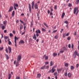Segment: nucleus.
Listing matches in <instances>:
<instances>
[{"mask_svg":"<svg viewBox=\"0 0 79 79\" xmlns=\"http://www.w3.org/2000/svg\"><path fill=\"white\" fill-rule=\"evenodd\" d=\"M2 29L3 30V29H5V26L3 25L2 27Z\"/></svg>","mask_w":79,"mask_h":79,"instance_id":"nucleus-41","label":"nucleus"},{"mask_svg":"<svg viewBox=\"0 0 79 79\" xmlns=\"http://www.w3.org/2000/svg\"><path fill=\"white\" fill-rule=\"evenodd\" d=\"M16 79H19V77H16Z\"/></svg>","mask_w":79,"mask_h":79,"instance_id":"nucleus-60","label":"nucleus"},{"mask_svg":"<svg viewBox=\"0 0 79 79\" xmlns=\"http://www.w3.org/2000/svg\"><path fill=\"white\" fill-rule=\"evenodd\" d=\"M55 39H58V35H56L55 37Z\"/></svg>","mask_w":79,"mask_h":79,"instance_id":"nucleus-47","label":"nucleus"},{"mask_svg":"<svg viewBox=\"0 0 79 79\" xmlns=\"http://www.w3.org/2000/svg\"><path fill=\"white\" fill-rule=\"evenodd\" d=\"M10 37H12V36H13V34H12V33H10Z\"/></svg>","mask_w":79,"mask_h":79,"instance_id":"nucleus-45","label":"nucleus"},{"mask_svg":"<svg viewBox=\"0 0 79 79\" xmlns=\"http://www.w3.org/2000/svg\"><path fill=\"white\" fill-rule=\"evenodd\" d=\"M64 52V51H60V53H62Z\"/></svg>","mask_w":79,"mask_h":79,"instance_id":"nucleus-46","label":"nucleus"},{"mask_svg":"<svg viewBox=\"0 0 79 79\" xmlns=\"http://www.w3.org/2000/svg\"><path fill=\"white\" fill-rule=\"evenodd\" d=\"M53 56H56V55H57V53H53Z\"/></svg>","mask_w":79,"mask_h":79,"instance_id":"nucleus-29","label":"nucleus"},{"mask_svg":"<svg viewBox=\"0 0 79 79\" xmlns=\"http://www.w3.org/2000/svg\"><path fill=\"white\" fill-rule=\"evenodd\" d=\"M68 47H69V48H71V44H69Z\"/></svg>","mask_w":79,"mask_h":79,"instance_id":"nucleus-56","label":"nucleus"},{"mask_svg":"<svg viewBox=\"0 0 79 79\" xmlns=\"http://www.w3.org/2000/svg\"><path fill=\"white\" fill-rule=\"evenodd\" d=\"M64 76H66V77L67 76H68V73H67V72L65 73H64Z\"/></svg>","mask_w":79,"mask_h":79,"instance_id":"nucleus-36","label":"nucleus"},{"mask_svg":"<svg viewBox=\"0 0 79 79\" xmlns=\"http://www.w3.org/2000/svg\"><path fill=\"white\" fill-rule=\"evenodd\" d=\"M68 77H72V75H71V73H68Z\"/></svg>","mask_w":79,"mask_h":79,"instance_id":"nucleus-13","label":"nucleus"},{"mask_svg":"<svg viewBox=\"0 0 79 79\" xmlns=\"http://www.w3.org/2000/svg\"><path fill=\"white\" fill-rule=\"evenodd\" d=\"M40 76H41L40 74H37V78H40Z\"/></svg>","mask_w":79,"mask_h":79,"instance_id":"nucleus-19","label":"nucleus"},{"mask_svg":"<svg viewBox=\"0 0 79 79\" xmlns=\"http://www.w3.org/2000/svg\"><path fill=\"white\" fill-rule=\"evenodd\" d=\"M69 33H68L66 34V36H68L69 35Z\"/></svg>","mask_w":79,"mask_h":79,"instance_id":"nucleus-57","label":"nucleus"},{"mask_svg":"<svg viewBox=\"0 0 79 79\" xmlns=\"http://www.w3.org/2000/svg\"><path fill=\"white\" fill-rule=\"evenodd\" d=\"M57 6L55 5V6L54 9H55V10H57Z\"/></svg>","mask_w":79,"mask_h":79,"instance_id":"nucleus-43","label":"nucleus"},{"mask_svg":"<svg viewBox=\"0 0 79 79\" xmlns=\"http://www.w3.org/2000/svg\"><path fill=\"white\" fill-rule=\"evenodd\" d=\"M62 70V69H57V71L58 73H60V71H61Z\"/></svg>","mask_w":79,"mask_h":79,"instance_id":"nucleus-21","label":"nucleus"},{"mask_svg":"<svg viewBox=\"0 0 79 79\" xmlns=\"http://www.w3.org/2000/svg\"><path fill=\"white\" fill-rule=\"evenodd\" d=\"M22 56L20 55H19L17 57V60L18 61H19L21 60V59Z\"/></svg>","mask_w":79,"mask_h":79,"instance_id":"nucleus-2","label":"nucleus"},{"mask_svg":"<svg viewBox=\"0 0 79 79\" xmlns=\"http://www.w3.org/2000/svg\"><path fill=\"white\" fill-rule=\"evenodd\" d=\"M50 10H48V14H50Z\"/></svg>","mask_w":79,"mask_h":79,"instance_id":"nucleus-62","label":"nucleus"},{"mask_svg":"<svg viewBox=\"0 0 79 79\" xmlns=\"http://www.w3.org/2000/svg\"><path fill=\"white\" fill-rule=\"evenodd\" d=\"M74 66L71 65V70H73L74 69Z\"/></svg>","mask_w":79,"mask_h":79,"instance_id":"nucleus-22","label":"nucleus"},{"mask_svg":"<svg viewBox=\"0 0 79 79\" xmlns=\"http://www.w3.org/2000/svg\"><path fill=\"white\" fill-rule=\"evenodd\" d=\"M13 6H11L10 7L9 10H8V12H11L12 10H13Z\"/></svg>","mask_w":79,"mask_h":79,"instance_id":"nucleus-6","label":"nucleus"},{"mask_svg":"<svg viewBox=\"0 0 79 79\" xmlns=\"http://www.w3.org/2000/svg\"><path fill=\"white\" fill-rule=\"evenodd\" d=\"M57 72H55V73L54 74V75L56 76V75H57Z\"/></svg>","mask_w":79,"mask_h":79,"instance_id":"nucleus-44","label":"nucleus"},{"mask_svg":"<svg viewBox=\"0 0 79 79\" xmlns=\"http://www.w3.org/2000/svg\"><path fill=\"white\" fill-rule=\"evenodd\" d=\"M63 50H65V51H67V49L65 48V47H64L63 48Z\"/></svg>","mask_w":79,"mask_h":79,"instance_id":"nucleus-37","label":"nucleus"},{"mask_svg":"<svg viewBox=\"0 0 79 79\" xmlns=\"http://www.w3.org/2000/svg\"><path fill=\"white\" fill-rule=\"evenodd\" d=\"M57 31V30H54L53 32H52V33H55V32H56V31Z\"/></svg>","mask_w":79,"mask_h":79,"instance_id":"nucleus-35","label":"nucleus"},{"mask_svg":"<svg viewBox=\"0 0 79 79\" xmlns=\"http://www.w3.org/2000/svg\"><path fill=\"white\" fill-rule=\"evenodd\" d=\"M19 39V38L16 37V36H15V42L16 41V40H18Z\"/></svg>","mask_w":79,"mask_h":79,"instance_id":"nucleus-12","label":"nucleus"},{"mask_svg":"<svg viewBox=\"0 0 79 79\" xmlns=\"http://www.w3.org/2000/svg\"><path fill=\"white\" fill-rule=\"evenodd\" d=\"M17 43V41H15V46L16 47H17V46L16 45V43Z\"/></svg>","mask_w":79,"mask_h":79,"instance_id":"nucleus-51","label":"nucleus"},{"mask_svg":"<svg viewBox=\"0 0 79 79\" xmlns=\"http://www.w3.org/2000/svg\"><path fill=\"white\" fill-rule=\"evenodd\" d=\"M33 39H34L35 40H36L37 39V37H36V35H35V34H34V36L33 37Z\"/></svg>","mask_w":79,"mask_h":79,"instance_id":"nucleus-9","label":"nucleus"},{"mask_svg":"<svg viewBox=\"0 0 79 79\" xmlns=\"http://www.w3.org/2000/svg\"><path fill=\"white\" fill-rule=\"evenodd\" d=\"M8 39V37L7 36H6V37H5L4 40H5L6 39Z\"/></svg>","mask_w":79,"mask_h":79,"instance_id":"nucleus-53","label":"nucleus"},{"mask_svg":"<svg viewBox=\"0 0 79 79\" xmlns=\"http://www.w3.org/2000/svg\"><path fill=\"white\" fill-rule=\"evenodd\" d=\"M19 44H24V41L23 40H21L19 41Z\"/></svg>","mask_w":79,"mask_h":79,"instance_id":"nucleus-10","label":"nucleus"},{"mask_svg":"<svg viewBox=\"0 0 79 79\" xmlns=\"http://www.w3.org/2000/svg\"><path fill=\"white\" fill-rule=\"evenodd\" d=\"M34 7L35 9H38V6L37 5V4L36 3L35 4Z\"/></svg>","mask_w":79,"mask_h":79,"instance_id":"nucleus-7","label":"nucleus"},{"mask_svg":"<svg viewBox=\"0 0 79 79\" xmlns=\"http://www.w3.org/2000/svg\"><path fill=\"white\" fill-rule=\"evenodd\" d=\"M72 48H73V47H74V45L73 44H72Z\"/></svg>","mask_w":79,"mask_h":79,"instance_id":"nucleus-55","label":"nucleus"},{"mask_svg":"<svg viewBox=\"0 0 79 79\" xmlns=\"http://www.w3.org/2000/svg\"><path fill=\"white\" fill-rule=\"evenodd\" d=\"M50 15L51 16L53 15V13H52V12H50Z\"/></svg>","mask_w":79,"mask_h":79,"instance_id":"nucleus-59","label":"nucleus"},{"mask_svg":"<svg viewBox=\"0 0 79 79\" xmlns=\"http://www.w3.org/2000/svg\"><path fill=\"white\" fill-rule=\"evenodd\" d=\"M38 33H39V34H40V30L38 29Z\"/></svg>","mask_w":79,"mask_h":79,"instance_id":"nucleus-49","label":"nucleus"},{"mask_svg":"<svg viewBox=\"0 0 79 79\" xmlns=\"http://www.w3.org/2000/svg\"><path fill=\"white\" fill-rule=\"evenodd\" d=\"M45 58V60H47L48 58V56H46V54H45L43 57V59H44V58Z\"/></svg>","mask_w":79,"mask_h":79,"instance_id":"nucleus-3","label":"nucleus"},{"mask_svg":"<svg viewBox=\"0 0 79 79\" xmlns=\"http://www.w3.org/2000/svg\"><path fill=\"white\" fill-rule=\"evenodd\" d=\"M32 22H33V20H32V21L31 22L30 27H32V26H33V23H32Z\"/></svg>","mask_w":79,"mask_h":79,"instance_id":"nucleus-20","label":"nucleus"},{"mask_svg":"<svg viewBox=\"0 0 79 79\" xmlns=\"http://www.w3.org/2000/svg\"><path fill=\"white\" fill-rule=\"evenodd\" d=\"M20 30H21L23 28V26L21 24H20Z\"/></svg>","mask_w":79,"mask_h":79,"instance_id":"nucleus-16","label":"nucleus"},{"mask_svg":"<svg viewBox=\"0 0 79 79\" xmlns=\"http://www.w3.org/2000/svg\"><path fill=\"white\" fill-rule=\"evenodd\" d=\"M71 3H69V6H71Z\"/></svg>","mask_w":79,"mask_h":79,"instance_id":"nucleus-63","label":"nucleus"},{"mask_svg":"<svg viewBox=\"0 0 79 79\" xmlns=\"http://www.w3.org/2000/svg\"><path fill=\"white\" fill-rule=\"evenodd\" d=\"M74 54H75V55L76 56V55L77 54V51H75V52H74Z\"/></svg>","mask_w":79,"mask_h":79,"instance_id":"nucleus-28","label":"nucleus"},{"mask_svg":"<svg viewBox=\"0 0 79 79\" xmlns=\"http://www.w3.org/2000/svg\"><path fill=\"white\" fill-rule=\"evenodd\" d=\"M35 32L36 33V37H38L39 35V33H38V30H36Z\"/></svg>","mask_w":79,"mask_h":79,"instance_id":"nucleus-14","label":"nucleus"},{"mask_svg":"<svg viewBox=\"0 0 79 79\" xmlns=\"http://www.w3.org/2000/svg\"><path fill=\"white\" fill-rule=\"evenodd\" d=\"M20 22H21V23H23V24L24 26V23L23 22V21H22V20H20Z\"/></svg>","mask_w":79,"mask_h":79,"instance_id":"nucleus-40","label":"nucleus"},{"mask_svg":"<svg viewBox=\"0 0 79 79\" xmlns=\"http://www.w3.org/2000/svg\"><path fill=\"white\" fill-rule=\"evenodd\" d=\"M8 42H9L8 44L9 45H11V41H10V39H9L7 40Z\"/></svg>","mask_w":79,"mask_h":79,"instance_id":"nucleus-17","label":"nucleus"},{"mask_svg":"<svg viewBox=\"0 0 79 79\" xmlns=\"http://www.w3.org/2000/svg\"><path fill=\"white\" fill-rule=\"evenodd\" d=\"M70 39H71V38H70V37H68L67 38V40H69Z\"/></svg>","mask_w":79,"mask_h":79,"instance_id":"nucleus-54","label":"nucleus"},{"mask_svg":"<svg viewBox=\"0 0 79 79\" xmlns=\"http://www.w3.org/2000/svg\"><path fill=\"white\" fill-rule=\"evenodd\" d=\"M53 61H51L50 62V66H53Z\"/></svg>","mask_w":79,"mask_h":79,"instance_id":"nucleus-11","label":"nucleus"},{"mask_svg":"<svg viewBox=\"0 0 79 79\" xmlns=\"http://www.w3.org/2000/svg\"><path fill=\"white\" fill-rule=\"evenodd\" d=\"M68 64V63H65V66H66V67H68L69 66Z\"/></svg>","mask_w":79,"mask_h":79,"instance_id":"nucleus-26","label":"nucleus"},{"mask_svg":"<svg viewBox=\"0 0 79 79\" xmlns=\"http://www.w3.org/2000/svg\"><path fill=\"white\" fill-rule=\"evenodd\" d=\"M49 66H48V65L46 67V69H48V68H49Z\"/></svg>","mask_w":79,"mask_h":79,"instance_id":"nucleus-58","label":"nucleus"},{"mask_svg":"<svg viewBox=\"0 0 79 79\" xmlns=\"http://www.w3.org/2000/svg\"><path fill=\"white\" fill-rule=\"evenodd\" d=\"M64 23H65V24H68V22L67 21V20H65V21H64Z\"/></svg>","mask_w":79,"mask_h":79,"instance_id":"nucleus-33","label":"nucleus"},{"mask_svg":"<svg viewBox=\"0 0 79 79\" xmlns=\"http://www.w3.org/2000/svg\"><path fill=\"white\" fill-rule=\"evenodd\" d=\"M45 64L46 65H47V64H48V62H45Z\"/></svg>","mask_w":79,"mask_h":79,"instance_id":"nucleus-48","label":"nucleus"},{"mask_svg":"<svg viewBox=\"0 0 79 79\" xmlns=\"http://www.w3.org/2000/svg\"><path fill=\"white\" fill-rule=\"evenodd\" d=\"M16 23H19V20H17L16 21Z\"/></svg>","mask_w":79,"mask_h":79,"instance_id":"nucleus-61","label":"nucleus"},{"mask_svg":"<svg viewBox=\"0 0 79 79\" xmlns=\"http://www.w3.org/2000/svg\"><path fill=\"white\" fill-rule=\"evenodd\" d=\"M76 10L78 11V7H77L76 8H75L74 10V14H76Z\"/></svg>","mask_w":79,"mask_h":79,"instance_id":"nucleus-4","label":"nucleus"},{"mask_svg":"<svg viewBox=\"0 0 79 79\" xmlns=\"http://www.w3.org/2000/svg\"><path fill=\"white\" fill-rule=\"evenodd\" d=\"M24 14L23 13H22L21 15V16H24Z\"/></svg>","mask_w":79,"mask_h":79,"instance_id":"nucleus-64","label":"nucleus"},{"mask_svg":"<svg viewBox=\"0 0 79 79\" xmlns=\"http://www.w3.org/2000/svg\"><path fill=\"white\" fill-rule=\"evenodd\" d=\"M79 2V0H77L76 3L77 5L78 4V3Z\"/></svg>","mask_w":79,"mask_h":79,"instance_id":"nucleus-32","label":"nucleus"},{"mask_svg":"<svg viewBox=\"0 0 79 79\" xmlns=\"http://www.w3.org/2000/svg\"><path fill=\"white\" fill-rule=\"evenodd\" d=\"M42 31H43V32H45V29L44 28H42Z\"/></svg>","mask_w":79,"mask_h":79,"instance_id":"nucleus-39","label":"nucleus"},{"mask_svg":"<svg viewBox=\"0 0 79 79\" xmlns=\"http://www.w3.org/2000/svg\"><path fill=\"white\" fill-rule=\"evenodd\" d=\"M28 5V7L29 10V11L30 12V13H31V4L30 3Z\"/></svg>","mask_w":79,"mask_h":79,"instance_id":"nucleus-5","label":"nucleus"},{"mask_svg":"<svg viewBox=\"0 0 79 79\" xmlns=\"http://www.w3.org/2000/svg\"><path fill=\"white\" fill-rule=\"evenodd\" d=\"M44 25L45 26H46L47 27H48V26L47 25V24L45 23H44Z\"/></svg>","mask_w":79,"mask_h":79,"instance_id":"nucleus-27","label":"nucleus"},{"mask_svg":"<svg viewBox=\"0 0 79 79\" xmlns=\"http://www.w3.org/2000/svg\"><path fill=\"white\" fill-rule=\"evenodd\" d=\"M64 15H65V14L64 13H63L62 15L61 18H63V17H64Z\"/></svg>","mask_w":79,"mask_h":79,"instance_id":"nucleus-23","label":"nucleus"},{"mask_svg":"<svg viewBox=\"0 0 79 79\" xmlns=\"http://www.w3.org/2000/svg\"><path fill=\"white\" fill-rule=\"evenodd\" d=\"M66 34L64 33H63V38H64L66 37Z\"/></svg>","mask_w":79,"mask_h":79,"instance_id":"nucleus-25","label":"nucleus"},{"mask_svg":"<svg viewBox=\"0 0 79 79\" xmlns=\"http://www.w3.org/2000/svg\"><path fill=\"white\" fill-rule=\"evenodd\" d=\"M6 53H8V49H7V48H6Z\"/></svg>","mask_w":79,"mask_h":79,"instance_id":"nucleus-50","label":"nucleus"},{"mask_svg":"<svg viewBox=\"0 0 79 79\" xmlns=\"http://www.w3.org/2000/svg\"><path fill=\"white\" fill-rule=\"evenodd\" d=\"M11 74H9L8 76V79H10L11 78Z\"/></svg>","mask_w":79,"mask_h":79,"instance_id":"nucleus-31","label":"nucleus"},{"mask_svg":"<svg viewBox=\"0 0 79 79\" xmlns=\"http://www.w3.org/2000/svg\"><path fill=\"white\" fill-rule=\"evenodd\" d=\"M8 49H9V54H10V53H11V47H8Z\"/></svg>","mask_w":79,"mask_h":79,"instance_id":"nucleus-8","label":"nucleus"},{"mask_svg":"<svg viewBox=\"0 0 79 79\" xmlns=\"http://www.w3.org/2000/svg\"><path fill=\"white\" fill-rule=\"evenodd\" d=\"M15 6H16V7H18V4L14 3Z\"/></svg>","mask_w":79,"mask_h":79,"instance_id":"nucleus-30","label":"nucleus"},{"mask_svg":"<svg viewBox=\"0 0 79 79\" xmlns=\"http://www.w3.org/2000/svg\"><path fill=\"white\" fill-rule=\"evenodd\" d=\"M34 1H33L32 3V6H34Z\"/></svg>","mask_w":79,"mask_h":79,"instance_id":"nucleus-38","label":"nucleus"},{"mask_svg":"<svg viewBox=\"0 0 79 79\" xmlns=\"http://www.w3.org/2000/svg\"><path fill=\"white\" fill-rule=\"evenodd\" d=\"M79 64H76V68H78V67H79Z\"/></svg>","mask_w":79,"mask_h":79,"instance_id":"nucleus-42","label":"nucleus"},{"mask_svg":"<svg viewBox=\"0 0 79 79\" xmlns=\"http://www.w3.org/2000/svg\"><path fill=\"white\" fill-rule=\"evenodd\" d=\"M6 57V60H8V59H9V56L7 54H5Z\"/></svg>","mask_w":79,"mask_h":79,"instance_id":"nucleus-15","label":"nucleus"},{"mask_svg":"<svg viewBox=\"0 0 79 79\" xmlns=\"http://www.w3.org/2000/svg\"><path fill=\"white\" fill-rule=\"evenodd\" d=\"M55 69H54V67H53L51 70L48 71V73H50L51 72V73H53L55 72Z\"/></svg>","mask_w":79,"mask_h":79,"instance_id":"nucleus-1","label":"nucleus"},{"mask_svg":"<svg viewBox=\"0 0 79 79\" xmlns=\"http://www.w3.org/2000/svg\"><path fill=\"white\" fill-rule=\"evenodd\" d=\"M19 64H18V62H17L16 63V67H17V66H18Z\"/></svg>","mask_w":79,"mask_h":79,"instance_id":"nucleus-34","label":"nucleus"},{"mask_svg":"<svg viewBox=\"0 0 79 79\" xmlns=\"http://www.w3.org/2000/svg\"><path fill=\"white\" fill-rule=\"evenodd\" d=\"M3 48H0V50H3Z\"/></svg>","mask_w":79,"mask_h":79,"instance_id":"nucleus-52","label":"nucleus"},{"mask_svg":"<svg viewBox=\"0 0 79 79\" xmlns=\"http://www.w3.org/2000/svg\"><path fill=\"white\" fill-rule=\"evenodd\" d=\"M15 15V11H13L12 13V16H14Z\"/></svg>","mask_w":79,"mask_h":79,"instance_id":"nucleus-24","label":"nucleus"},{"mask_svg":"<svg viewBox=\"0 0 79 79\" xmlns=\"http://www.w3.org/2000/svg\"><path fill=\"white\" fill-rule=\"evenodd\" d=\"M45 67H46V65H44V66L41 67L40 69H44Z\"/></svg>","mask_w":79,"mask_h":79,"instance_id":"nucleus-18","label":"nucleus"}]
</instances>
